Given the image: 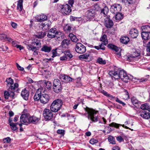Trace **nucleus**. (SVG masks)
<instances>
[{
  "instance_id": "nucleus-1",
  "label": "nucleus",
  "mask_w": 150,
  "mask_h": 150,
  "mask_svg": "<svg viewBox=\"0 0 150 150\" xmlns=\"http://www.w3.org/2000/svg\"><path fill=\"white\" fill-rule=\"evenodd\" d=\"M45 90L43 89L42 88L38 89L34 97L35 100L38 101L40 100V102L42 104H46L50 100V98L47 94H44Z\"/></svg>"
},
{
  "instance_id": "nucleus-2",
  "label": "nucleus",
  "mask_w": 150,
  "mask_h": 150,
  "mask_svg": "<svg viewBox=\"0 0 150 150\" xmlns=\"http://www.w3.org/2000/svg\"><path fill=\"white\" fill-rule=\"evenodd\" d=\"M84 110L87 112L84 113V116H86L88 120H91L93 122H96L98 121V116H95V115L98 112V111H96L92 109L87 107L84 108Z\"/></svg>"
},
{
  "instance_id": "nucleus-3",
  "label": "nucleus",
  "mask_w": 150,
  "mask_h": 150,
  "mask_svg": "<svg viewBox=\"0 0 150 150\" xmlns=\"http://www.w3.org/2000/svg\"><path fill=\"white\" fill-rule=\"evenodd\" d=\"M63 102L60 99H57L54 100L50 105V109L52 112H56L61 109Z\"/></svg>"
},
{
  "instance_id": "nucleus-4",
  "label": "nucleus",
  "mask_w": 150,
  "mask_h": 150,
  "mask_svg": "<svg viewBox=\"0 0 150 150\" xmlns=\"http://www.w3.org/2000/svg\"><path fill=\"white\" fill-rule=\"evenodd\" d=\"M59 12L64 15H69L71 11V8L68 4H65L59 5Z\"/></svg>"
},
{
  "instance_id": "nucleus-5",
  "label": "nucleus",
  "mask_w": 150,
  "mask_h": 150,
  "mask_svg": "<svg viewBox=\"0 0 150 150\" xmlns=\"http://www.w3.org/2000/svg\"><path fill=\"white\" fill-rule=\"evenodd\" d=\"M43 115L44 118L47 120H53L55 118L51 110L45 108L43 112Z\"/></svg>"
},
{
  "instance_id": "nucleus-6",
  "label": "nucleus",
  "mask_w": 150,
  "mask_h": 150,
  "mask_svg": "<svg viewBox=\"0 0 150 150\" xmlns=\"http://www.w3.org/2000/svg\"><path fill=\"white\" fill-rule=\"evenodd\" d=\"M122 9V6L119 4H115L111 5L110 11L113 13H120Z\"/></svg>"
},
{
  "instance_id": "nucleus-7",
  "label": "nucleus",
  "mask_w": 150,
  "mask_h": 150,
  "mask_svg": "<svg viewBox=\"0 0 150 150\" xmlns=\"http://www.w3.org/2000/svg\"><path fill=\"white\" fill-rule=\"evenodd\" d=\"M75 51L78 53L83 54L86 52V47L81 43L78 42L76 45Z\"/></svg>"
},
{
  "instance_id": "nucleus-8",
  "label": "nucleus",
  "mask_w": 150,
  "mask_h": 150,
  "mask_svg": "<svg viewBox=\"0 0 150 150\" xmlns=\"http://www.w3.org/2000/svg\"><path fill=\"white\" fill-rule=\"evenodd\" d=\"M29 114H28L22 115L20 117V120L21 124L26 125L29 124Z\"/></svg>"
},
{
  "instance_id": "nucleus-9",
  "label": "nucleus",
  "mask_w": 150,
  "mask_h": 150,
  "mask_svg": "<svg viewBox=\"0 0 150 150\" xmlns=\"http://www.w3.org/2000/svg\"><path fill=\"white\" fill-rule=\"evenodd\" d=\"M35 18L37 21L42 22L46 20L47 19V16L42 13L37 15L35 17Z\"/></svg>"
},
{
  "instance_id": "nucleus-10",
  "label": "nucleus",
  "mask_w": 150,
  "mask_h": 150,
  "mask_svg": "<svg viewBox=\"0 0 150 150\" xmlns=\"http://www.w3.org/2000/svg\"><path fill=\"white\" fill-rule=\"evenodd\" d=\"M59 78L61 81L65 83H67L72 81V79L69 76L64 75H60Z\"/></svg>"
},
{
  "instance_id": "nucleus-11",
  "label": "nucleus",
  "mask_w": 150,
  "mask_h": 150,
  "mask_svg": "<svg viewBox=\"0 0 150 150\" xmlns=\"http://www.w3.org/2000/svg\"><path fill=\"white\" fill-rule=\"evenodd\" d=\"M129 34L130 36L132 38H135L138 36L139 32L137 29L135 28H133L129 30Z\"/></svg>"
},
{
  "instance_id": "nucleus-12",
  "label": "nucleus",
  "mask_w": 150,
  "mask_h": 150,
  "mask_svg": "<svg viewBox=\"0 0 150 150\" xmlns=\"http://www.w3.org/2000/svg\"><path fill=\"white\" fill-rule=\"evenodd\" d=\"M57 30L55 28H51L47 34V37L51 38H55V35L57 33Z\"/></svg>"
},
{
  "instance_id": "nucleus-13",
  "label": "nucleus",
  "mask_w": 150,
  "mask_h": 150,
  "mask_svg": "<svg viewBox=\"0 0 150 150\" xmlns=\"http://www.w3.org/2000/svg\"><path fill=\"white\" fill-rule=\"evenodd\" d=\"M104 25L107 28H110L113 25V22L109 18L107 17L105 19Z\"/></svg>"
},
{
  "instance_id": "nucleus-14",
  "label": "nucleus",
  "mask_w": 150,
  "mask_h": 150,
  "mask_svg": "<svg viewBox=\"0 0 150 150\" xmlns=\"http://www.w3.org/2000/svg\"><path fill=\"white\" fill-rule=\"evenodd\" d=\"M40 119L39 118L37 117L34 116H30L29 114V124L32 123L35 124L38 122Z\"/></svg>"
},
{
  "instance_id": "nucleus-15",
  "label": "nucleus",
  "mask_w": 150,
  "mask_h": 150,
  "mask_svg": "<svg viewBox=\"0 0 150 150\" xmlns=\"http://www.w3.org/2000/svg\"><path fill=\"white\" fill-rule=\"evenodd\" d=\"M140 54L136 52H133L132 54L130 55H129L127 57V60L130 61H131L132 60L134 59L135 58L139 56Z\"/></svg>"
},
{
  "instance_id": "nucleus-16",
  "label": "nucleus",
  "mask_w": 150,
  "mask_h": 150,
  "mask_svg": "<svg viewBox=\"0 0 150 150\" xmlns=\"http://www.w3.org/2000/svg\"><path fill=\"white\" fill-rule=\"evenodd\" d=\"M21 95L24 99L25 100L28 99L29 94L28 91L25 89L22 91Z\"/></svg>"
},
{
  "instance_id": "nucleus-17",
  "label": "nucleus",
  "mask_w": 150,
  "mask_h": 150,
  "mask_svg": "<svg viewBox=\"0 0 150 150\" xmlns=\"http://www.w3.org/2000/svg\"><path fill=\"white\" fill-rule=\"evenodd\" d=\"M119 70L117 71H109V74L112 77H113L115 78L118 79L119 78Z\"/></svg>"
},
{
  "instance_id": "nucleus-18",
  "label": "nucleus",
  "mask_w": 150,
  "mask_h": 150,
  "mask_svg": "<svg viewBox=\"0 0 150 150\" xmlns=\"http://www.w3.org/2000/svg\"><path fill=\"white\" fill-rule=\"evenodd\" d=\"M140 116L143 118L148 119L150 117V113L149 111L147 112L144 110L141 112Z\"/></svg>"
},
{
  "instance_id": "nucleus-19",
  "label": "nucleus",
  "mask_w": 150,
  "mask_h": 150,
  "mask_svg": "<svg viewBox=\"0 0 150 150\" xmlns=\"http://www.w3.org/2000/svg\"><path fill=\"white\" fill-rule=\"evenodd\" d=\"M70 40L68 39H64L62 42V46L63 48L66 49L70 44Z\"/></svg>"
},
{
  "instance_id": "nucleus-20",
  "label": "nucleus",
  "mask_w": 150,
  "mask_h": 150,
  "mask_svg": "<svg viewBox=\"0 0 150 150\" xmlns=\"http://www.w3.org/2000/svg\"><path fill=\"white\" fill-rule=\"evenodd\" d=\"M39 26L40 28H41L43 30H48L50 27L49 24L43 23L39 24Z\"/></svg>"
},
{
  "instance_id": "nucleus-21",
  "label": "nucleus",
  "mask_w": 150,
  "mask_h": 150,
  "mask_svg": "<svg viewBox=\"0 0 150 150\" xmlns=\"http://www.w3.org/2000/svg\"><path fill=\"white\" fill-rule=\"evenodd\" d=\"M17 2V9L18 11H21L23 9V0H18Z\"/></svg>"
},
{
  "instance_id": "nucleus-22",
  "label": "nucleus",
  "mask_w": 150,
  "mask_h": 150,
  "mask_svg": "<svg viewBox=\"0 0 150 150\" xmlns=\"http://www.w3.org/2000/svg\"><path fill=\"white\" fill-rule=\"evenodd\" d=\"M14 96V93L13 92H11L9 93V92L5 91L4 92V96L6 99H8L9 97H12V98H13Z\"/></svg>"
},
{
  "instance_id": "nucleus-23",
  "label": "nucleus",
  "mask_w": 150,
  "mask_h": 150,
  "mask_svg": "<svg viewBox=\"0 0 150 150\" xmlns=\"http://www.w3.org/2000/svg\"><path fill=\"white\" fill-rule=\"evenodd\" d=\"M121 42L124 44H127L129 41V39L128 37L125 36L121 37L120 39Z\"/></svg>"
},
{
  "instance_id": "nucleus-24",
  "label": "nucleus",
  "mask_w": 150,
  "mask_h": 150,
  "mask_svg": "<svg viewBox=\"0 0 150 150\" xmlns=\"http://www.w3.org/2000/svg\"><path fill=\"white\" fill-rule=\"evenodd\" d=\"M51 50V47L50 46H48L46 45L42 46L41 49V50L46 52H49Z\"/></svg>"
},
{
  "instance_id": "nucleus-25",
  "label": "nucleus",
  "mask_w": 150,
  "mask_h": 150,
  "mask_svg": "<svg viewBox=\"0 0 150 150\" xmlns=\"http://www.w3.org/2000/svg\"><path fill=\"white\" fill-rule=\"evenodd\" d=\"M46 33L45 32H40L38 33L35 35L36 37L38 38L42 39L46 35Z\"/></svg>"
},
{
  "instance_id": "nucleus-26",
  "label": "nucleus",
  "mask_w": 150,
  "mask_h": 150,
  "mask_svg": "<svg viewBox=\"0 0 150 150\" xmlns=\"http://www.w3.org/2000/svg\"><path fill=\"white\" fill-rule=\"evenodd\" d=\"M32 44H35L38 47V48H40L41 47L40 40L36 38H35L33 40Z\"/></svg>"
},
{
  "instance_id": "nucleus-27",
  "label": "nucleus",
  "mask_w": 150,
  "mask_h": 150,
  "mask_svg": "<svg viewBox=\"0 0 150 150\" xmlns=\"http://www.w3.org/2000/svg\"><path fill=\"white\" fill-rule=\"evenodd\" d=\"M44 87L45 89L50 90L51 89L52 86L51 83L49 81H46L44 83Z\"/></svg>"
},
{
  "instance_id": "nucleus-28",
  "label": "nucleus",
  "mask_w": 150,
  "mask_h": 150,
  "mask_svg": "<svg viewBox=\"0 0 150 150\" xmlns=\"http://www.w3.org/2000/svg\"><path fill=\"white\" fill-rule=\"evenodd\" d=\"M62 85L53 86L54 91L57 93H58L62 91Z\"/></svg>"
},
{
  "instance_id": "nucleus-29",
  "label": "nucleus",
  "mask_w": 150,
  "mask_h": 150,
  "mask_svg": "<svg viewBox=\"0 0 150 150\" xmlns=\"http://www.w3.org/2000/svg\"><path fill=\"white\" fill-rule=\"evenodd\" d=\"M108 47L109 48L113 50L116 52L119 51L120 49L116 46L111 44H109L108 45Z\"/></svg>"
},
{
  "instance_id": "nucleus-30",
  "label": "nucleus",
  "mask_w": 150,
  "mask_h": 150,
  "mask_svg": "<svg viewBox=\"0 0 150 150\" xmlns=\"http://www.w3.org/2000/svg\"><path fill=\"white\" fill-rule=\"evenodd\" d=\"M100 41L103 42L105 45H106L108 43L106 35L104 34L100 38Z\"/></svg>"
},
{
  "instance_id": "nucleus-31",
  "label": "nucleus",
  "mask_w": 150,
  "mask_h": 150,
  "mask_svg": "<svg viewBox=\"0 0 150 150\" xmlns=\"http://www.w3.org/2000/svg\"><path fill=\"white\" fill-rule=\"evenodd\" d=\"M69 36L72 42H76L78 41V39L76 36L72 33H70L69 35Z\"/></svg>"
},
{
  "instance_id": "nucleus-32",
  "label": "nucleus",
  "mask_w": 150,
  "mask_h": 150,
  "mask_svg": "<svg viewBox=\"0 0 150 150\" xmlns=\"http://www.w3.org/2000/svg\"><path fill=\"white\" fill-rule=\"evenodd\" d=\"M119 78H120L122 80H126V79H124L123 77V75L125 74L126 73V71L123 70H119Z\"/></svg>"
},
{
  "instance_id": "nucleus-33",
  "label": "nucleus",
  "mask_w": 150,
  "mask_h": 150,
  "mask_svg": "<svg viewBox=\"0 0 150 150\" xmlns=\"http://www.w3.org/2000/svg\"><path fill=\"white\" fill-rule=\"evenodd\" d=\"M141 108L143 110H148L150 111V105H149L147 103H145L142 105L141 106Z\"/></svg>"
},
{
  "instance_id": "nucleus-34",
  "label": "nucleus",
  "mask_w": 150,
  "mask_h": 150,
  "mask_svg": "<svg viewBox=\"0 0 150 150\" xmlns=\"http://www.w3.org/2000/svg\"><path fill=\"white\" fill-rule=\"evenodd\" d=\"M142 28L143 30V32L150 34V26L145 25L142 26Z\"/></svg>"
},
{
  "instance_id": "nucleus-35",
  "label": "nucleus",
  "mask_w": 150,
  "mask_h": 150,
  "mask_svg": "<svg viewBox=\"0 0 150 150\" xmlns=\"http://www.w3.org/2000/svg\"><path fill=\"white\" fill-rule=\"evenodd\" d=\"M27 49L29 50H32L34 51L35 50H38L40 48H38V47H35L31 45H29L27 46Z\"/></svg>"
},
{
  "instance_id": "nucleus-36",
  "label": "nucleus",
  "mask_w": 150,
  "mask_h": 150,
  "mask_svg": "<svg viewBox=\"0 0 150 150\" xmlns=\"http://www.w3.org/2000/svg\"><path fill=\"white\" fill-rule=\"evenodd\" d=\"M149 33H148L142 32L141 33L142 38L144 40H148L149 39Z\"/></svg>"
},
{
  "instance_id": "nucleus-37",
  "label": "nucleus",
  "mask_w": 150,
  "mask_h": 150,
  "mask_svg": "<svg viewBox=\"0 0 150 150\" xmlns=\"http://www.w3.org/2000/svg\"><path fill=\"white\" fill-rule=\"evenodd\" d=\"M11 42L12 45L13 46L17 48H19L20 50L23 48V47H21V45H18L17 43V42L13 40Z\"/></svg>"
},
{
  "instance_id": "nucleus-38",
  "label": "nucleus",
  "mask_w": 150,
  "mask_h": 150,
  "mask_svg": "<svg viewBox=\"0 0 150 150\" xmlns=\"http://www.w3.org/2000/svg\"><path fill=\"white\" fill-rule=\"evenodd\" d=\"M131 77H133L132 76ZM123 77H124V79H126V80H125L124 79L122 81L125 83H127L128 81L129 80L133 79L132 78H131L130 77H129L128 75L127 74L126 72L125 73V74H124V75H123Z\"/></svg>"
},
{
  "instance_id": "nucleus-39",
  "label": "nucleus",
  "mask_w": 150,
  "mask_h": 150,
  "mask_svg": "<svg viewBox=\"0 0 150 150\" xmlns=\"http://www.w3.org/2000/svg\"><path fill=\"white\" fill-rule=\"evenodd\" d=\"M101 92L105 96L111 98V99H114L115 98V97H114L110 94L108 93V92L104 90H102L101 91Z\"/></svg>"
},
{
  "instance_id": "nucleus-40",
  "label": "nucleus",
  "mask_w": 150,
  "mask_h": 150,
  "mask_svg": "<svg viewBox=\"0 0 150 150\" xmlns=\"http://www.w3.org/2000/svg\"><path fill=\"white\" fill-rule=\"evenodd\" d=\"M89 56L88 53H86L80 55L79 57V59L81 60L82 59H87Z\"/></svg>"
},
{
  "instance_id": "nucleus-41",
  "label": "nucleus",
  "mask_w": 150,
  "mask_h": 150,
  "mask_svg": "<svg viewBox=\"0 0 150 150\" xmlns=\"http://www.w3.org/2000/svg\"><path fill=\"white\" fill-rule=\"evenodd\" d=\"M108 11V8L107 6H105L104 8L102 9L100 13L103 14L104 15V16H105L107 14Z\"/></svg>"
},
{
  "instance_id": "nucleus-42",
  "label": "nucleus",
  "mask_w": 150,
  "mask_h": 150,
  "mask_svg": "<svg viewBox=\"0 0 150 150\" xmlns=\"http://www.w3.org/2000/svg\"><path fill=\"white\" fill-rule=\"evenodd\" d=\"M120 3H122L125 5L130 4L132 2L133 0H117Z\"/></svg>"
},
{
  "instance_id": "nucleus-43",
  "label": "nucleus",
  "mask_w": 150,
  "mask_h": 150,
  "mask_svg": "<svg viewBox=\"0 0 150 150\" xmlns=\"http://www.w3.org/2000/svg\"><path fill=\"white\" fill-rule=\"evenodd\" d=\"M97 62L101 64L104 65L106 63L105 60H103L102 58L99 57L97 60Z\"/></svg>"
},
{
  "instance_id": "nucleus-44",
  "label": "nucleus",
  "mask_w": 150,
  "mask_h": 150,
  "mask_svg": "<svg viewBox=\"0 0 150 150\" xmlns=\"http://www.w3.org/2000/svg\"><path fill=\"white\" fill-rule=\"evenodd\" d=\"M108 141L111 144H116L115 138L111 136H109L108 138Z\"/></svg>"
},
{
  "instance_id": "nucleus-45",
  "label": "nucleus",
  "mask_w": 150,
  "mask_h": 150,
  "mask_svg": "<svg viewBox=\"0 0 150 150\" xmlns=\"http://www.w3.org/2000/svg\"><path fill=\"white\" fill-rule=\"evenodd\" d=\"M18 124V123H11L10 124V125L11 126V129L13 131H15L17 129V128L16 127V125Z\"/></svg>"
},
{
  "instance_id": "nucleus-46",
  "label": "nucleus",
  "mask_w": 150,
  "mask_h": 150,
  "mask_svg": "<svg viewBox=\"0 0 150 150\" xmlns=\"http://www.w3.org/2000/svg\"><path fill=\"white\" fill-rule=\"evenodd\" d=\"M59 85H61L59 79H54L53 82V86H56Z\"/></svg>"
},
{
  "instance_id": "nucleus-47",
  "label": "nucleus",
  "mask_w": 150,
  "mask_h": 150,
  "mask_svg": "<svg viewBox=\"0 0 150 150\" xmlns=\"http://www.w3.org/2000/svg\"><path fill=\"white\" fill-rule=\"evenodd\" d=\"M62 34L61 32L57 31V33L55 35V38H56L57 40H59L60 38H62Z\"/></svg>"
},
{
  "instance_id": "nucleus-48",
  "label": "nucleus",
  "mask_w": 150,
  "mask_h": 150,
  "mask_svg": "<svg viewBox=\"0 0 150 150\" xmlns=\"http://www.w3.org/2000/svg\"><path fill=\"white\" fill-rule=\"evenodd\" d=\"M116 14L115 16V18L116 20H119L122 18V16L120 13H116Z\"/></svg>"
},
{
  "instance_id": "nucleus-49",
  "label": "nucleus",
  "mask_w": 150,
  "mask_h": 150,
  "mask_svg": "<svg viewBox=\"0 0 150 150\" xmlns=\"http://www.w3.org/2000/svg\"><path fill=\"white\" fill-rule=\"evenodd\" d=\"M18 84L17 83H16L14 84L12 83V84L10 85V88L11 90H14L18 88Z\"/></svg>"
},
{
  "instance_id": "nucleus-50",
  "label": "nucleus",
  "mask_w": 150,
  "mask_h": 150,
  "mask_svg": "<svg viewBox=\"0 0 150 150\" xmlns=\"http://www.w3.org/2000/svg\"><path fill=\"white\" fill-rule=\"evenodd\" d=\"M131 101L132 103L133 104H137L139 101L134 97H132L131 98Z\"/></svg>"
},
{
  "instance_id": "nucleus-51",
  "label": "nucleus",
  "mask_w": 150,
  "mask_h": 150,
  "mask_svg": "<svg viewBox=\"0 0 150 150\" xmlns=\"http://www.w3.org/2000/svg\"><path fill=\"white\" fill-rule=\"evenodd\" d=\"M109 125L110 127H114L116 128H118L119 126H121L122 125H120L115 122H112Z\"/></svg>"
},
{
  "instance_id": "nucleus-52",
  "label": "nucleus",
  "mask_w": 150,
  "mask_h": 150,
  "mask_svg": "<svg viewBox=\"0 0 150 150\" xmlns=\"http://www.w3.org/2000/svg\"><path fill=\"white\" fill-rule=\"evenodd\" d=\"M6 81L7 83V85H10L13 83V79L11 78H9L7 79L6 80Z\"/></svg>"
},
{
  "instance_id": "nucleus-53",
  "label": "nucleus",
  "mask_w": 150,
  "mask_h": 150,
  "mask_svg": "<svg viewBox=\"0 0 150 150\" xmlns=\"http://www.w3.org/2000/svg\"><path fill=\"white\" fill-rule=\"evenodd\" d=\"M90 143L92 144H94L98 142V140L95 139H91L89 141Z\"/></svg>"
},
{
  "instance_id": "nucleus-54",
  "label": "nucleus",
  "mask_w": 150,
  "mask_h": 150,
  "mask_svg": "<svg viewBox=\"0 0 150 150\" xmlns=\"http://www.w3.org/2000/svg\"><path fill=\"white\" fill-rule=\"evenodd\" d=\"M11 141V139L9 137H7L4 138L3 139V142L4 143H8Z\"/></svg>"
},
{
  "instance_id": "nucleus-55",
  "label": "nucleus",
  "mask_w": 150,
  "mask_h": 150,
  "mask_svg": "<svg viewBox=\"0 0 150 150\" xmlns=\"http://www.w3.org/2000/svg\"><path fill=\"white\" fill-rule=\"evenodd\" d=\"M66 53H65V55H66V57H67V56L70 59L73 57V55L70 52H66Z\"/></svg>"
},
{
  "instance_id": "nucleus-56",
  "label": "nucleus",
  "mask_w": 150,
  "mask_h": 150,
  "mask_svg": "<svg viewBox=\"0 0 150 150\" xmlns=\"http://www.w3.org/2000/svg\"><path fill=\"white\" fill-rule=\"evenodd\" d=\"M117 140L119 142H120L124 141V139L122 137L120 136H119L116 137Z\"/></svg>"
},
{
  "instance_id": "nucleus-57",
  "label": "nucleus",
  "mask_w": 150,
  "mask_h": 150,
  "mask_svg": "<svg viewBox=\"0 0 150 150\" xmlns=\"http://www.w3.org/2000/svg\"><path fill=\"white\" fill-rule=\"evenodd\" d=\"M0 48L1 49V50L3 51H6L8 49V47L3 45L0 47Z\"/></svg>"
},
{
  "instance_id": "nucleus-58",
  "label": "nucleus",
  "mask_w": 150,
  "mask_h": 150,
  "mask_svg": "<svg viewBox=\"0 0 150 150\" xmlns=\"http://www.w3.org/2000/svg\"><path fill=\"white\" fill-rule=\"evenodd\" d=\"M7 35L4 34H0V39L1 40H5L6 38Z\"/></svg>"
},
{
  "instance_id": "nucleus-59",
  "label": "nucleus",
  "mask_w": 150,
  "mask_h": 150,
  "mask_svg": "<svg viewBox=\"0 0 150 150\" xmlns=\"http://www.w3.org/2000/svg\"><path fill=\"white\" fill-rule=\"evenodd\" d=\"M115 101L116 102L122 104L123 106H124L125 105V103L120 100L117 98H116Z\"/></svg>"
},
{
  "instance_id": "nucleus-60",
  "label": "nucleus",
  "mask_w": 150,
  "mask_h": 150,
  "mask_svg": "<svg viewBox=\"0 0 150 150\" xmlns=\"http://www.w3.org/2000/svg\"><path fill=\"white\" fill-rule=\"evenodd\" d=\"M67 57H66V55L65 54L63 56H61L60 57V60L61 61H65L67 59Z\"/></svg>"
},
{
  "instance_id": "nucleus-61",
  "label": "nucleus",
  "mask_w": 150,
  "mask_h": 150,
  "mask_svg": "<svg viewBox=\"0 0 150 150\" xmlns=\"http://www.w3.org/2000/svg\"><path fill=\"white\" fill-rule=\"evenodd\" d=\"M104 45H105L103 42H102L101 44L99 45L100 49L103 50H105V47H104Z\"/></svg>"
},
{
  "instance_id": "nucleus-62",
  "label": "nucleus",
  "mask_w": 150,
  "mask_h": 150,
  "mask_svg": "<svg viewBox=\"0 0 150 150\" xmlns=\"http://www.w3.org/2000/svg\"><path fill=\"white\" fill-rule=\"evenodd\" d=\"M146 50L148 52L150 53V42L147 44Z\"/></svg>"
},
{
  "instance_id": "nucleus-63",
  "label": "nucleus",
  "mask_w": 150,
  "mask_h": 150,
  "mask_svg": "<svg viewBox=\"0 0 150 150\" xmlns=\"http://www.w3.org/2000/svg\"><path fill=\"white\" fill-rule=\"evenodd\" d=\"M64 131L62 129H58L57 131L58 134H64Z\"/></svg>"
},
{
  "instance_id": "nucleus-64",
  "label": "nucleus",
  "mask_w": 150,
  "mask_h": 150,
  "mask_svg": "<svg viewBox=\"0 0 150 150\" xmlns=\"http://www.w3.org/2000/svg\"><path fill=\"white\" fill-rule=\"evenodd\" d=\"M112 150H120V148L118 146H115L112 148Z\"/></svg>"
}]
</instances>
